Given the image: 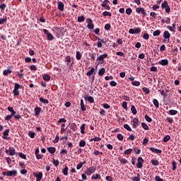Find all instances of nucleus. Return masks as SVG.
I'll return each instance as SVG.
<instances>
[{
  "label": "nucleus",
  "instance_id": "1",
  "mask_svg": "<svg viewBox=\"0 0 181 181\" xmlns=\"http://www.w3.org/2000/svg\"><path fill=\"white\" fill-rule=\"evenodd\" d=\"M163 43H169L170 40V33H169L168 30L164 31V33L163 35Z\"/></svg>",
  "mask_w": 181,
  "mask_h": 181
},
{
  "label": "nucleus",
  "instance_id": "2",
  "mask_svg": "<svg viewBox=\"0 0 181 181\" xmlns=\"http://www.w3.org/2000/svg\"><path fill=\"white\" fill-rule=\"evenodd\" d=\"M95 170H97L95 167L92 166V167L87 168L86 170L85 171V173L87 175V176H90V175H93V173H94L95 172Z\"/></svg>",
  "mask_w": 181,
  "mask_h": 181
},
{
  "label": "nucleus",
  "instance_id": "3",
  "mask_svg": "<svg viewBox=\"0 0 181 181\" xmlns=\"http://www.w3.org/2000/svg\"><path fill=\"white\" fill-rule=\"evenodd\" d=\"M110 1L108 0H105L103 1L101 6L102 8H104L106 11H110L111 9V7L110 6Z\"/></svg>",
  "mask_w": 181,
  "mask_h": 181
},
{
  "label": "nucleus",
  "instance_id": "4",
  "mask_svg": "<svg viewBox=\"0 0 181 181\" xmlns=\"http://www.w3.org/2000/svg\"><path fill=\"white\" fill-rule=\"evenodd\" d=\"M161 8L163 9H165V12L167 13H169L170 12V7H169V4H168L167 1H165L162 4H161Z\"/></svg>",
  "mask_w": 181,
  "mask_h": 181
},
{
  "label": "nucleus",
  "instance_id": "5",
  "mask_svg": "<svg viewBox=\"0 0 181 181\" xmlns=\"http://www.w3.org/2000/svg\"><path fill=\"white\" fill-rule=\"evenodd\" d=\"M43 32H44L45 35H47V40L52 41V40H53V39H54V37L53 36V35L52 33H49V30L44 29Z\"/></svg>",
  "mask_w": 181,
  "mask_h": 181
},
{
  "label": "nucleus",
  "instance_id": "6",
  "mask_svg": "<svg viewBox=\"0 0 181 181\" xmlns=\"http://www.w3.org/2000/svg\"><path fill=\"white\" fill-rule=\"evenodd\" d=\"M86 22L88 23L87 25L88 29H89L90 30L94 29V24L93 23V20L91 18H88L86 20Z\"/></svg>",
  "mask_w": 181,
  "mask_h": 181
},
{
  "label": "nucleus",
  "instance_id": "7",
  "mask_svg": "<svg viewBox=\"0 0 181 181\" xmlns=\"http://www.w3.org/2000/svg\"><path fill=\"white\" fill-rule=\"evenodd\" d=\"M136 166L139 169H142V167L144 166V158H142V157L138 158V163Z\"/></svg>",
  "mask_w": 181,
  "mask_h": 181
},
{
  "label": "nucleus",
  "instance_id": "8",
  "mask_svg": "<svg viewBox=\"0 0 181 181\" xmlns=\"http://www.w3.org/2000/svg\"><path fill=\"white\" fill-rule=\"evenodd\" d=\"M35 177L37 178L36 181H41L42 178L43 177V173L42 172H39L38 174H37L36 173H33Z\"/></svg>",
  "mask_w": 181,
  "mask_h": 181
},
{
  "label": "nucleus",
  "instance_id": "9",
  "mask_svg": "<svg viewBox=\"0 0 181 181\" xmlns=\"http://www.w3.org/2000/svg\"><path fill=\"white\" fill-rule=\"evenodd\" d=\"M57 6H58L59 11H61L62 12H63V11H64V4L63 2L58 1Z\"/></svg>",
  "mask_w": 181,
  "mask_h": 181
},
{
  "label": "nucleus",
  "instance_id": "10",
  "mask_svg": "<svg viewBox=\"0 0 181 181\" xmlns=\"http://www.w3.org/2000/svg\"><path fill=\"white\" fill-rule=\"evenodd\" d=\"M18 171L16 170H9L7 172V176H16Z\"/></svg>",
  "mask_w": 181,
  "mask_h": 181
},
{
  "label": "nucleus",
  "instance_id": "11",
  "mask_svg": "<svg viewBox=\"0 0 181 181\" xmlns=\"http://www.w3.org/2000/svg\"><path fill=\"white\" fill-rule=\"evenodd\" d=\"M139 125V119L135 117L133 119V128H136Z\"/></svg>",
  "mask_w": 181,
  "mask_h": 181
},
{
  "label": "nucleus",
  "instance_id": "12",
  "mask_svg": "<svg viewBox=\"0 0 181 181\" xmlns=\"http://www.w3.org/2000/svg\"><path fill=\"white\" fill-rule=\"evenodd\" d=\"M40 111H42V108H40V107H36L34 109V112H35V117H38V115H40Z\"/></svg>",
  "mask_w": 181,
  "mask_h": 181
},
{
  "label": "nucleus",
  "instance_id": "13",
  "mask_svg": "<svg viewBox=\"0 0 181 181\" xmlns=\"http://www.w3.org/2000/svg\"><path fill=\"white\" fill-rule=\"evenodd\" d=\"M8 155L10 156H13L14 155H16V151L15 150L14 147H10L9 148V153Z\"/></svg>",
  "mask_w": 181,
  "mask_h": 181
},
{
  "label": "nucleus",
  "instance_id": "14",
  "mask_svg": "<svg viewBox=\"0 0 181 181\" xmlns=\"http://www.w3.org/2000/svg\"><path fill=\"white\" fill-rule=\"evenodd\" d=\"M158 64H160L161 66H168V64H169V61L168 59H161L158 62Z\"/></svg>",
  "mask_w": 181,
  "mask_h": 181
},
{
  "label": "nucleus",
  "instance_id": "15",
  "mask_svg": "<svg viewBox=\"0 0 181 181\" xmlns=\"http://www.w3.org/2000/svg\"><path fill=\"white\" fill-rule=\"evenodd\" d=\"M150 151L151 152H153V153H162V150L158 149V148H155L153 147H151L150 148Z\"/></svg>",
  "mask_w": 181,
  "mask_h": 181
},
{
  "label": "nucleus",
  "instance_id": "16",
  "mask_svg": "<svg viewBox=\"0 0 181 181\" xmlns=\"http://www.w3.org/2000/svg\"><path fill=\"white\" fill-rule=\"evenodd\" d=\"M8 135H9V129H6L5 132L3 133V139H8Z\"/></svg>",
  "mask_w": 181,
  "mask_h": 181
},
{
  "label": "nucleus",
  "instance_id": "17",
  "mask_svg": "<svg viewBox=\"0 0 181 181\" xmlns=\"http://www.w3.org/2000/svg\"><path fill=\"white\" fill-rule=\"evenodd\" d=\"M107 57H108V54H101L99 57H98L97 60H100V62H103L104 59H107Z\"/></svg>",
  "mask_w": 181,
  "mask_h": 181
},
{
  "label": "nucleus",
  "instance_id": "18",
  "mask_svg": "<svg viewBox=\"0 0 181 181\" xmlns=\"http://www.w3.org/2000/svg\"><path fill=\"white\" fill-rule=\"evenodd\" d=\"M8 111L11 112V115L13 116L16 115V112L13 110V107L9 106L7 107Z\"/></svg>",
  "mask_w": 181,
  "mask_h": 181
},
{
  "label": "nucleus",
  "instance_id": "19",
  "mask_svg": "<svg viewBox=\"0 0 181 181\" xmlns=\"http://www.w3.org/2000/svg\"><path fill=\"white\" fill-rule=\"evenodd\" d=\"M98 42V47L100 49L103 47V42H104V40H101L100 38H97Z\"/></svg>",
  "mask_w": 181,
  "mask_h": 181
},
{
  "label": "nucleus",
  "instance_id": "20",
  "mask_svg": "<svg viewBox=\"0 0 181 181\" xmlns=\"http://www.w3.org/2000/svg\"><path fill=\"white\" fill-rule=\"evenodd\" d=\"M161 23H167L169 24L170 23V18H165L161 20Z\"/></svg>",
  "mask_w": 181,
  "mask_h": 181
},
{
  "label": "nucleus",
  "instance_id": "21",
  "mask_svg": "<svg viewBox=\"0 0 181 181\" xmlns=\"http://www.w3.org/2000/svg\"><path fill=\"white\" fill-rule=\"evenodd\" d=\"M81 110L82 111H86V110H87V108L84 105V101L83 100V99L81 100Z\"/></svg>",
  "mask_w": 181,
  "mask_h": 181
},
{
  "label": "nucleus",
  "instance_id": "22",
  "mask_svg": "<svg viewBox=\"0 0 181 181\" xmlns=\"http://www.w3.org/2000/svg\"><path fill=\"white\" fill-rule=\"evenodd\" d=\"M47 151H48V152H49V153L53 154L56 152V148H54V147H48Z\"/></svg>",
  "mask_w": 181,
  "mask_h": 181
},
{
  "label": "nucleus",
  "instance_id": "23",
  "mask_svg": "<svg viewBox=\"0 0 181 181\" xmlns=\"http://www.w3.org/2000/svg\"><path fill=\"white\" fill-rule=\"evenodd\" d=\"M80 129H81V134H86V131H85V129H86V124H83L81 126Z\"/></svg>",
  "mask_w": 181,
  "mask_h": 181
},
{
  "label": "nucleus",
  "instance_id": "24",
  "mask_svg": "<svg viewBox=\"0 0 181 181\" xmlns=\"http://www.w3.org/2000/svg\"><path fill=\"white\" fill-rule=\"evenodd\" d=\"M91 179L92 180H97V179H101V176L99 174L93 175Z\"/></svg>",
  "mask_w": 181,
  "mask_h": 181
},
{
  "label": "nucleus",
  "instance_id": "25",
  "mask_svg": "<svg viewBox=\"0 0 181 181\" xmlns=\"http://www.w3.org/2000/svg\"><path fill=\"white\" fill-rule=\"evenodd\" d=\"M63 175H64V176H67V175H69V167L66 166L63 170Z\"/></svg>",
  "mask_w": 181,
  "mask_h": 181
},
{
  "label": "nucleus",
  "instance_id": "26",
  "mask_svg": "<svg viewBox=\"0 0 181 181\" xmlns=\"http://www.w3.org/2000/svg\"><path fill=\"white\" fill-rule=\"evenodd\" d=\"M131 111H132L133 115H136V114L138 112V111H136V108L134 105L132 106Z\"/></svg>",
  "mask_w": 181,
  "mask_h": 181
},
{
  "label": "nucleus",
  "instance_id": "27",
  "mask_svg": "<svg viewBox=\"0 0 181 181\" xmlns=\"http://www.w3.org/2000/svg\"><path fill=\"white\" fill-rule=\"evenodd\" d=\"M11 73H12V70L6 69L4 71L3 74H4V76H8V74H11Z\"/></svg>",
  "mask_w": 181,
  "mask_h": 181
},
{
  "label": "nucleus",
  "instance_id": "28",
  "mask_svg": "<svg viewBox=\"0 0 181 181\" xmlns=\"http://www.w3.org/2000/svg\"><path fill=\"white\" fill-rule=\"evenodd\" d=\"M86 100H87L89 103H94V98H93V96H86Z\"/></svg>",
  "mask_w": 181,
  "mask_h": 181
},
{
  "label": "nucleus",
  "instance_id": "29",
  "mask_svg": "<svg viewBox=\"0 0 181 181\" xmlns=\"http://www.w3.org/2000/svg\"><path fill=\"white\" fill-rule=\"evenodd\" d=\"M86 164V161H83V162H81L78 163V165L76 166V169L78 170H79V169L82 168H83V165Z\"/></svg>",
  "mask_w": 181,
  "mask_h": 181
},
{
  "label": "nucleus",
  "instance_id": "30",
  "mask_svg": "<svg viewBox=\"0 0 181 181\" xmlns=\"http://www.w3.org/2000/svg\"><path fill=\"white\" fill-rule=\"evenodd\" d=\"M43 80H45V81H50V75H49V74L44 75Z\"/></svg>",
  "mask_w": 181,
  "mask_h": 181
},
{
  "label": "nucleus",
  "instance_id": "31",
  "mask_svg": "<svg viewBox=\"0 0 181 181\" xmlns=\"http://www.w3.org/2000/svg\"><path fill=\"white\" fill-rule=\"evenodd\" d=\"M153 104H154L156 108H159V101H158V100L154 99L153 100Z\"/></svg>",
  "mask_w": 181,
  "mask_h": 181
},
{
  "label": "nucleus",
  "instance_id": "32",
  "mask_svg": "<svg viewBox=\"0 0 181 181\" xmlns=\"http://www.w3.org/2000/svg\"><path fill=\"white\" fill-rule=\"evenodd\" d=\"M40 103H42V104H47L49 103V100L47 99H45L43 98H40Z\"/></svg>",
  "mask_w": 181,
  "mask_h": 181
},
{
  "label": "nucleus",
  "instance_id": "33",
  "mask_svg": "<svg viewBox=\"0 0 181 181\" xmlns=\"http://www.w3.org/2000/svg\"><path fill=\"white\" fill-rule=\"evenodd\" d=\"M151 163H152L153 166H158V165H159V161H158V160H151Z\"/></svg>",
  "mask_w": 181,
  "mask_h": 181
},
{
  "label": "nucleus",
  "instance_id": "34",
  "mask_svg": "<svg viewBox=\"0 0 181 181\" xmlns=\"http://www.w3.org/2000/svg\"><path fill=\"white\" fill-rule=\"evenodd\" d=\"M105 73V69L102 68L99 70L98 74L99 76H104Z\"/></svg>",
  "mask_w": 181,
  "mask_h": 181
},
{
  "label": "nucleus",
  "instance_id": "35",
  "mask_svg": "<svg viewBox=\"0 0 181 181\" xmlns=\"http://www.w3.org/2000/svg\"><path fill=\"white\" fill-rule=\"evenodd\" d=\"M172 165H173V170H176V169L177 168V163H176V161H173L172 162Z\"/></svg>",
  "mask_w": 181,
  "mask_h": 181
},
{
  "label": "nucleus",
  "instance_id": "36",
  "mask_svg": "<svg viewBox=\"0 0 181 181\" xmlns=\"http://www.w3.org/2000/svg\"><path fill=\"white\" fill-rule=\"evenodd\" d=\"M8 21V18L6 17H4L3 18L0 19V25H4L6 21Z\"/></svg>",
  "mask_w": 181,
  "mask_h": 181
},
{
  "label": "nucleus",
  "instance_id": "37",
  "mask_svg": "<svg viewBox=\"0 0 181 181\" xmlns=\"http://www.w3.org/2000/svg\"><path fill=\"white\" fill-rule=\"evenodd\" d=\"M141 127L145 131H148L149 129V127L146 123H141Z\"/></svg>",
  "mask_w": 181,
  "mask_h": 181
},
{
  "label": "nucleus",
  "instance_id": "38",
  "mask_svg": "<svg viewBox=\"0 0 181 181\" xmlns=\"http://www.w3.org/2000/svg\"><path fill=\"white\" fill-rule=\"evenodd\" d=\"M132 86H134L135 87H139L141 86L140 81H134L132 83Z\"/></svg>",
  "mask_w": 181,
  "mask_h": 181
},
{
  "label": "nucleus",
  "instance_id": "39",
  "mask_svg": "<svg viewBox=\"0 0 181 181\" xmlns=\"http://www.w3.org/2000/svg\"><path fill=\"white\" fill-rule=\"evenodd\" d=\"M94 74V68H91L90 70L87 72L86 76H93Z\"/></svg>",
  "mask_w": 181,
  "mask_h": 181
},
{
  "label": "nucleus",
  "instance_id": "40",
  "mask_svg": "<svg viewBox=\"0 0 181 181\" xmlns=\"http://www.w3.org/2000/svg\"><path fill=\"white\" fill-rule=\"evenodd\" d=\"M94 141L95 142H100L101 141V139L100 137H94L93 139H90V142H93Z\"/></svg>",
  "mask_w": 181,
  "mask_h": 181
},
{
  "label": "nucleus",
  "instance_id": "41",
  "mask_svg": "<svg viewBox=\"0 0 181 181\" xmlns=\"http://www.w3.org/2000/svg\"><path fill=\"white\" fill-rule=\"evenodd\" d=\"M65 62H66L67 64L71 63V57L70 56H66L65 58Z\"/></svg>",
  "mask_w": 181,
  "mask_h": 181
},
{
  "label": "nucleus",
  "instance_id": "42",
  "mask_svg": "<svg viewBox=\"0 0 181 181\" xmlns=\"http://www.w3.org/2000/svg\"><path fill=\"white\" fill-rule=\"evenodd\" d=\"M170 115H176L177 114V110H170L169 111Z\"/></svg>",
  "mask_w": 181,
  "mask_h": 181
},
{
  "label": "nucleus",
  "instance_id": "43",
  "mask_svg": "<svg viewBox=\"0 0 181 181\" xmlns=\"http://www.w3.org/2000/svg\"><path fill=\"white\" fill-rule=\"evenodd\" d=\"M170 139V136L166 135L163 138V142H168Z\"/></svg>",
  "mask_w": 181,
  "mask_h": 181
},
{
  "label": "nucleus",
  "instance_id": "44",
  "mask_svg": "<svg viewBox=\"0 0 181 181\" xmlns=\"http://www.w3.org/2000/svg\"><path fill=\"white\" fill-rule=\"evenodd\" d=\"M85 19H86V18H84L83 16H78V22H80V23L84 22Z\"/></svg>",
  "mask_w": 181,
  "mask_h": 181
},
{
  "label": "nucleus",
  "instance_id": "45",
  "mask_svg": "<svg viewBox=\"0 0 181 181\" xmlns=\"http://www.w3.org/2000/svg\"><path fill=\"white\" fill-rule=\"evenodd\" d=\"M76 58L77 60H81V54L80 52H76Z\"/></svg>",
  "mask_w": 181,
  "mask_h": 181
},
{
  "label": "nucleus",
  "instance_id": "46",
  "mask_svg": "<svg viewBox=\"0 0 181 181\" xmlns=\"http://www.w3.org/2000/svg\"><path fill=\"white\" fill-rule=\"evenodd\" d=\"M122 107L124 110H128V103L125 101L122 103Z\"/></svg>",
  "mask_w": 181,
  "mask_h": 181
},
{
  "label": "nucleus",
  "instance_id": "47",
  "mask_svg": "<svg viewBox=\"0 0 181 181\" xmlns=\"http://www.w3.org/2000/svg\"><path fill=\"white\" fill-rule=\"evenodd\" d=\"M119 162H121V163H123V165H127V163H128V160H127V159L125 158H120Z\"/></svg>",
  "mask_w": 181,
  "mask_h": 181
},
{
  "label": "nucleus",
  "instance_id": "48",
  "mask_svg": "<svg viewBox=\"0 0 181 181\" xmlns=\"http://www.w3.org/2000/svg\"><path fill=\"white\" fill-rule=\"evenodd\" d=\"M160 35V30H156V31L153 32V36H159Z\"/></svg>",
  "mask_w": 181,
  "mask_h": 181
},
{
  "label": "nucleus",
  "instance_id": "49",
  "mask_svg": "<svg viewBox=\"0 0 181 181\" xmlns=\"http://www.w3.org/2000/svg\"><path fill=\"white\" fill-rule=\"evenodd\" d=\"M35 135H36V133L33 132H29L28 133V136H30V138H35Z\"/></svg>",
  "mask_w": 181,
  "mask_h": 181
},
{
  "label": "nucleus",
  "instance_id": "50",
  "mask_svg": "<svg viewBox=\"0 0 181 181\" xmlns=\"http://www.w3.org/2000/svg\"><path fill=\"white\" fill-rule=\"evenodd\" d=\"M79 146L84 148L86 146V141H84L83 140H81L79 142Z\"/></svg>",
  "mask_w": 181,
  "mask_h": 181
},
{
  "label": "nucleus",
  "instance_id": "51",
  "mask_svg": "<svg viewBox=\"0 0 181 181\" xmlns=\"http://www.w3.org/2000/svg\"><path fill=\"white\" fill-rule=\"evenodd\" d=\"M140 13H141V15H144V16H146V11L145 10V8H141Z\"/></svg>",
  "mask_w": 181,
  "mask_h": 181
},
{
  "label": "nucleus",
  "instance_id": "52",
  "mask_svg": "<svg viewBox=\"0 0 181 181\" xmlns=\"http://www.w3.org/2000/svg\"><path fill=\"white\" fill-rule=\"evenodd\" d=\"M144 93H146V94H149L150 93V90H149V88H146V87H144L142 88Z\"/></svg>",
  "mask_w": 181,
  "mask_h": 181
},
{
  "label": "nucleus",
  "instance_id": "53",
  "mask_svg": "<svg viewBox=\"0 0 181 181\" xmlns=\"http://www.w3.org/2000/svg\"><path fill=\"white\" fill-rule=\"evenodd\" d=\"M129 153H132V148H129L124 151V155H129Z\"/></svg>",
  "mask_w": 181,
  "mask_h": 181
},
{
  "label": "nucleus",
  "instance_id": "54",
  "mask_svg": "<svg viewBox=\"0 0 181 181\" xmlns=\"http://www.w3.org/2000/svg\"><path fill=\"white\" fill-rule=\"evenodd\" d=\"M124 128L125 129H127V131H132V129H131V127H129V124H124Z\"/></svg>",
  "mask_w": 181,
  "mask_h": 181
},
{
  "label": "nucleus",
  "instance_id": "55",
  "mask_svg": "<svg viewBox=\"0 0 181 181\" xmlns=\"http://www.w3.org/2000/svg\"><path fill=\"white\" fill-rule=\"evenodd\" d=\"M13 115H8L5 117L6 121H11Z\"/></svg>",
  "mask_w": 181,
  "mask_h": 181
},
{
  "label": "nucleus",
  "instance_id": "56",
  "mask_svg": "<svg viewBox=\"0 0 181 181\" xmlns=\"http://www.w3.org/2000/svg\"><path fill=\"white\" fill-rule=\"evenodd\" d=\"M145 119H146V121H147V122H151L152 121V118H151L147 115H145Z\"/></svg>",
  "mask_w": 181,
  "mask_h": 181
},
{
  "label": "nucleus",
  "instance_id": "57",
  "mask_svg": "<svg viewBox=\"0 0 181 181\" xmlns=\"http://www.w3.org/2000/svg\"><path fill=\"white\" fill-rule=\"evenodd\" d=\"M19 88H22V86H21L19 83H16L14 90H19Z\"/></svg>",
  "mask_w": 181,
  "mask_h": 181
},
{
  "label": "nucleus",
  "instance_id": "58",
  "mask_svg": "<svg viewBox=\"0 0 181 181\" xmlns=\"http://www.w3.org/2000/svg\"><path fill=\"white\" fill-rule=\"evenodd\" d=\"M103 16H111L112 15H111V13H110V12H108V11H104V12L103 13Z\"/></svg>",
  "mask_w": 181,
  "mask_h": 181
},
{
  "label": "nucleus",
  "instance_id": "59",
  "mask_svg": "<svg viewBox=\"0 0 181 181\" xmlns=\"http://www.w3.org/2000/svg\"><path fill=\"white\" fill-rule=\"evenodd\" d=\"M133 181H141V177H139V174H138V175L134 178H132Z\"/></svg>",
  "mask_w": 181,
  "mask_h": 181
},
{
  "label": "nucleus",
  "instance_id": "60",
  "mask_svg": "<svg viewBox=\"0 0 181 181\" xmlns=\"http://www.w3.org/2000/svg\"><path fill=\"white\" fill-rule=\"evenodd\" d=\"M13 95H19V90L13 89Z\"/></svg>",
  "mask_w": 181,
  "mask_h": 181
},
{
  "label": "nucleus",
  "instance_id": "61",
  "mask_svg": "<svg viewBox=\"0 0 181 181\" xmlns=\"http://www.w3.org/2000/svg\"><path fill=\"white\" fill-rule=\"evenodd\" d=\"M5 8H6V5L5 4H3L0 6V9L1 12H4V11L5 10Z\"/></svg>",
  "mask_w": 181,
  "mask_h": 181
},
{
  "label": "nucleus",
  "instance_id": "62",
  "mask_svg": "<svg viewBox=\"0 0 181 181\" xmlns=\"http://www.w3.org/2000/svg\"><path fill=\"white\" fill-rule=\"evenodd\" d=\"M126 13L127 15H130L131 13H132V9H131V8H129L126 10Z\"/></svg>",
  "mask_w": 181,
  "mask_h": 181
},
{
  "label": "nucleus",
  "instance_id": "63",
  "mask_svg": "<svg viewBox=\"0 0 181 181\" xmlns=\"http://www.w3.org/2000/svg\"><path fill=\"white\" fill-rule=\"evenodd\" d=\"M167 29H168V30H170V32H175V29H173V28L170 25H168L167 26Z\"/></svg>",
  "mask_w": 181,
  "mask_h": 181
},
{
  "label": "nucleus",
  "instance_id": "64",
  "mask_svg": "<svg viewBox=\"0 0 181 181\" xmlns=\"http://www.w3.org/2000/svg\"><path fill=\"white\" fill-rule=\"evenodd\" d=\"M155 180L156 181H163V179L160 178V176L157 175V176L155 177Z\"/></svg>",
  "mask_w": 181,
  "mask_h": 181
}]
</instances>
